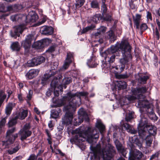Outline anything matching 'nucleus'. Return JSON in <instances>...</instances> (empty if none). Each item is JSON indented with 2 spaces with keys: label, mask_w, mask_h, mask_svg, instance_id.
Masks as SVG:
<instances>
[{
  "label": "nucleus",
  "mask_w": 160,
  "mask_h": 160,
  "mask_svg": "<svg viewBox=\"0 0 160 160\" xmlns=\"http://www.w3.org/2000/svg\"><path fill=\"white\" fill-rule=\"evenodd\" d=\"M88 93L86 92H77L73 93L71 91L68 92L66 96L60 99L58 103L62 106L65 105L63 108V111L66 112L62 119V124L68 125L72 123L73 118V112L76 111L77 108L81 104V96H87Z\"/></svg>",
  "instance_id": "nucleus-1"
},
{
  "label": "nucleus",
  "mask_w": 160,
  "mask_h": 160,
  "mask_svg": "<svg viewBox=\"0 0 160 160\" xmlns=\"http://www.w3.org/2000/svg\"><path fill=\"white\" fill-rule=\"evenodd\" d=\"M148 89V88L145 86L138 88H132L131 90L133 95L128 96L127 98L130 101H133L136 99H142V100H138V105L140 107L146 108L148 110L150 109L151 111L149 113L152 114L153 111L152 108L149 107L148 101L144 99L145 97L143 94L147 92Z\"/></svg>",
  "instance_id": "nucleus-2"
},
{
  "label": "nucleus",
  "mask_w": 160,
  "mask_h": 160,
  "mask_svg": "<svg viewBox=\"0 0 160 160\" xmlns=\"http://www.w3.org/2000/svg\"><path fill=\"white\" fill-rule=\"evenodd\" d=\"M90 148L94 159L96 160H100L101 158H102L103 160H110L115 152L114 147L109 143L102 149L97 146L93 147L91 146Z\"/></svg>",
  "instance_id": "nucleus-3"
},
{
  "label": "nucleus",
  "mask_w": 160,
  "mask_h": 160,
  "mask_svg": "<svg viewBox=\"0 0 160 160\" xmlns=\"http://www.w3.org/2000/svg\"><path fill=\"white\" fill-rule=\"evenodd\" d=\"M97 132L95 129L88 128L83 133H78L70 139L72 143L87 141L89 143H92L94 139L98 137L97 135Z\"/></svg>",
  "instance_id": "nucleus-4"
},
{
  "label": "nucleus",
  "mask_w": 160,
  "mask_h": 160,
  "mask_svg": "<svg viewBox=\"0 0 160 160\" xmlns=\"http://www.w3.org/2000/svg\"><path fill=\"white\" fill-rule=\"evenodd\" d=\"M132 47L130 45L128 41L124 40L121 41L120 43L118 45H116L115 46H112L109 48H108L107 51L105 52V54L107 53L113 54L115 53L116 56H120V53L117 54V52L118 51L121 52L122 54V50H125L126 53L125 55L131 53Z\"/></svg>",
  "instance_id": "nucleus-5"
},
{
  "label": "nucleus",
  "mask_w": 160,
  "mask_h": 160,
  "mask_svg": "<svg viewBox=\"0 0 160 160\" xmlns=\"http://www.w3.org/2000/svg\"><path fill=\"white\" fill-rule=\"evenodd\" d=\"M15 128H13L11 129L8 130L7 132L6 139V141H3L2 145L5 146V148H8L9 145L12 144L16 139L18 137V134L16 133L14 135L12 134L15 131Z\"/></svg>",
  "instance_id": "nucleus-6"
},
{
  "label": "nucleus",
  "mask_w": 160,
  "mask_h": 160,
  "mask_svg": "<svg viewBox=\"0 0 160 160\" xmlns=\"http://www.w3.org/2000/svg\"><path fill=\"white\" fill-rule=\"evenodd\" d=\"M142 15L139 14H136L135 16H132V19L134 26L136 29H140L141 33L142 34L143 32L148 28V26L146 23H143L140 25V24L142 21Z\"/></svg>",
  "instance_id": "nucleus-7"
},
{
  "label": "nucleus",
  "mask_w": 160,
  "mask_h": 160,
  "mask_svg": "<svg viewBox=\"0 0 160 160\" xmlns=\"http://www.w3.org/2000/svg\"><path fill=\"white\" fill-rule=\"evenodd\" d=\"M149 124L148 123L147 119L146 118L142 117L141 118L138 124V133L142 139H143L146 135L145 129Z\"/></svg>",
  "instance_id": "nucleus-8"
},
{
  "label": "nucleus",
  "mask_w": 160,
  "mask_h": 160,
  "mask_svg": "<svg viewBox=\"0 0 160 160\" xmlns=\"http://www.w3.org/2000/svg\"><path fill=\"white\" fill-rule=\"evenodd\" d=\"M122 57L120 59V62L121 65V67L120 68L121 72L123 71L125 68V65L128 64V62L132 61V56L131 53L125 55L126 51L125 50H122Z\"/></svg>",
  "instance_id": "nucleus-9"
},
{
  "label": "nucleus",
  "mask_w": 160,
  "mask_h": 160,
  "mask_svg": "<svg viewBox=\"0 0 160 160\" xmlns=\"http://www.w3.org/2000/svg\"><path fill=\"white\" fill-rule=\"evenodd\" d=\"M30 123H26L19 131V133L21 135L20 139L21 141H23L31 135L32 132L30 130Z\"/></svg>",
  "instance_id": "nucleus-10"
},
{
  "label": "nucleus",
  "mask_w": 160,
  "mask_h": 160,
  "mask_svg": "<svg viewBox=\"0 0 160 160\" xmlns=\"http://www.w3.org/2000/svg\"><path fill=\"white\" fill-rule=\"evenodd\" d=\"M106 54V56H105V62L108 63H105L104 64H103V66H102V68L105 69H111V65H110L111 63H112L114 62L116 55L114 54H111L108 53L105 54Z\"/></svg>",
  "instance_id": "nucleus-11"
},
{
  "label": "nucleus",
  "mask_w": 160,
  "mask_h": 160,
  "mask_svg": "<svg viewBox=\"0 0 160 160\" xmlns=\"http://www.w3.org/2000/svg\"><path fill=\"white\" fill-rule=\"evenodd\" d=\"M45 58L43 56H38L33 58L28 61L27 66L29 67H34L40 64L45 61Z\"/></svg>",
  "instance_id": "nucleus-12"
},
{
  "label": "nucleus",
  "mask_w": 160,
  "mask_h": 160,
  "mask_svg": "<svg viewBox=\"0 0 160 160\" xmlns=\"http://www.w3.org/2000/svg\"><path fill=\"white\" fill-rule=\"evenodd\" d=\"M33 37L32 35L29 34L27 36L25 40L22 42V45L24 48L26 52H28L29 51Z\"/></svg>",
  "instance_id": "nucleus-13"
},
{
  "label": "nucleus",
  "mask_w": 160,
  "mask_h": 160,
  "mask_svg": "<svg viewBox=\"0 0 160 160\" xmlns=\"http://www.w3.org/2000/svg\"><path fill=\"white\" fill-rule=\"evenodd\" d=\"M49 43V41L48 39H43L35 42L32 45L33 47L37 49H42L48 46Z\"/></svg>",
  "instance_id": "nucleus-14"
},
{
  "label": "nucleus",
  "mask_w": 160,
  "mask_h": 160,
  "mask_svg": "<svg viewBox=\"0 0 160 160\" xmlns=\"http://www.w3.org/2000/svg\"><path fill=\"white\" fill-rule=\"evenodd\" d=\"M24 28V26L23 25H20L15 26L14 27V31L11 33L12 37L16 38L17 36L19 37L20 34H21Z\"/></svg>",
  "instance_id": "nucleus-15"
},
{
  "label": "nucleus",
  "mask_w": 160,
  "mask_h": 160,
  "mask_svg": "<svg viewBox=\"0 0 160 160\" xmlns=\"http://www.w3.org/2000/svg\"><path fill=\"white\" fill-rule=\"evenodd\" d=\"M144 155L139 150L134 151L132 155L129 157L130 160H144Z\"/></svg>",
  "instance_id": "nucleus-16"
},
{
  "label": "nucleus",
  "mask_w": 160,
  "mask_h": 160,
  "mask_svg": "<svg viewBox=\"0 0 160 160\" xmlns=\"http://www.w3.org/2000/svg\"><path fill=\"white\" fill-rule=\"evenodd\" d=\"M53 28L51 27L43 26L40 28V31L42 34L48 35L53 33Z\"/></svg>",
  "instance_id": "nucleus-17"
},
{
  "label": "nucleus",
  "mask_w": 160,
  "mask_h": 160,
  "mask_svg": "<svg viewBox=\"0 0 160 160\" xmlns=\"http://www.w3.org/2000/svg\"><path fill=\"white\" fill-rule=\"evenodd\" d=\"M39 72L38 69H31L27 73L26 76L28 79H31L37 76Z\"/></svg>",
  "instance_id": "nucleus-18"
},
{
  "label": "nucleus",
  "mask_w": 160,
  "mask_h": 160,
  "mask_svg": "<svg viewBox=\"0 0 160 160\" xmlns=\"http://www.w3.org/2000/svg\"><path fill=\"white\" fill-rule=\"evenodd\" d=\"M127 86V83L123 81H119L117 82L115 85L116 88H118V90L125 89Z\"/></svg>",
  "instance_id": "nucleus-19"
},
{
  "label": "nucleus",
  "mask_w": 160,
  "mask_h": 160,
  "mask_svg": "<svg viewBox=\"0 0 160 160\" xmlns=\"http://www.w3.org/2000/svg\"><path fill=\"white\" fill-rule=\"evenodd\" d=\"M27 18H29L30 22H33L38 19V16L35 12L32 11L29 12Z\"/></svg>",
  "instance_id": "nucleus-20"
},
{
  "label": "nucleus",
  "mask_w": 160,
  "mask_h": 160,
  "mask_svg": "<svg viewBox=\"0 0 160 160\" xmlns=\"http://www.w3.org/2000/svg\"><path fill=\"white\" fill-rule=\"evenodd\" d=\"M14 103L9 102L6 106L5 112L7 115H9L11 113L12 111L13 108L15 106Z\"/></svg>",
  "instance_id": "nucleus-21"
},
{
  "label": "nucleus",
  "mask_w": 160,
  "mask_h": 160,
  "mask_svg": "<svg viewBox=\"0 0 160 160\" xmlns=\"http://www.w3.org/2000/svg\"><path fill=\"white\" fill-rule=\"evenodd\" d=\"M146 130L148 131V133L150 135H155L157 133L156 128L150 124L145 129V132Z\"/></svg>",
  "instance_id": "nucleus-22"
},
{
  "label": "nucleus",
  "mask_w": 160,
  "mask_h": 160,
  "mask_svg": "<svg viewBox=\"0 0 160 160\" xmlns=\"http://www.w3.org/2000/svg\"><path fill=\"white\" fill-rule=\"evenodd\" d=\"M106 38L109 39L112 42H113L116 39V37L115 36L114 32L112 30H110L107 32Z\"/></svg>",
  "instance_id": "nucleus-23"
},
{
  "label": "nucleus",
  "mask_w": 160,
  "mask_h": 160,
  "mask_svg": "<svg viewBox=\"0 0 160 160\" xmlns=\"http://www.w3.org/2000/svg\"><path fill=\"white\" fill-rule=\"evenodd\" d=\"M28 111L27 110L22 109L21 112H19L16 116L18 119L22 120L24 119L28 116Z\"/></svg>",
  "instance_id": "nucleus-24"
},
{
  "label": "nucleus",
  "mask_w": 160,
  "mask_h": 160,
  "mask_svg": "<svg viewBox=\"0 0 160 160\" xmlns=\"http://www.w3.org/2000/svg\"><path fill=\"white\" fill-rule=\"evenodd\" d=\"M10 48L13 51L19 52L21 49V47L18 42H12L10 46Z\"/></svg>",
  "instance_id": "nucleus-25"
},
{
  "label": "nucleus",
  "mask_w": 160,
  "mask_h": 160,
  "mask_svg": "<svg viewBox=\"0 0 160 160\" xmlns=\"http://www.w3.org/2000/svg\"><path fill=\"white\" fill-rule=\"evenodd\" d=\"M55 73L54 72H52L51 74L50 73H45L43 75V76L42 77V79H41V83L43 85H44L46 84V83L47 82L48 79L52 75H54Z\"/></svg>",
  "instance_id": "nucleus-26"
},
{
  "label": "nucleus",
  "mask_w": 160,
  "mask_h": 160,
  "mask_svg": "<svg viewBox=\"0 0 160 160\" xmlns=\"http://www.w3.org/2000/svg\"><path fill=\"white\" fill-rule=\"evenodd\" d=\"M96 127L99 129L100 132L102 134L105 131V126L101 121H98L96 123Z\"/></svg>",
  "instance_id": "nucleus-27"
},
{
  "label": "nucleus",
  "mask_w": 160,
  "mask_h": 160,
  "mask_svg": "<svg viewBox=\"0 0 160 160\" xmlns=\"http://www.w3.org/2000/svg\"><path fill=\"white\" fill-rule=\"evenodd\" d=\"M61 109L59 108L52 110L51 111V117L53 118H56L59 116V113L61 112Z\"/></svg>",
  "instance_id": "nucleus-28"
},
{
  "label": "nucleus",
  "mask_w": 160,
  "mask_h": 160,
  "mask_svg": "<svg viewBox=\"0 0 160 160\" xmlns=\"http://www.w3.org/2000/svg\"><path fill=\"white\" fill-rule=\"evenodd\" d=\"M156 14L155 16L156 19V23L157 25L158 29L160 31V8L155 10Z\"/></svg>",
  "instance_id": "nucleus-29"
},
{
  "label": "nucleus",
  "mask_w": 160,
  "mask_h": 160,
  "mask_svg": "<svg viewBox=\"0 0 160 160\" xmlns=\"http://www.w3.org/2000/svg\"><path fill=\"white\" fill-rule=\"evenodd\" d=\"M149 78V77L147 75H140L138 79V82L141 84H145Z\"/></svg>",
  "instance_id": "nucleus-30"
},
{
  "label": "nucleus",
  "mask_w": 160,
  "mask_h": 160,
  "mask_svg": "<svg viewBox=\"0 0 160 160\" xmlns=\"http://www.w3.org/2000/svg\"><path fill=\"white\" fill-rule=\"evenodd\" d=\"M21 147L19 144L18 143L16 144L15 147L13 148L12 149H9L8 150V152L10 155L14 153L18 152L20 148Z\"/></svg>",
  "instance_id": "nucleus-31"
},
{
  "label": "nucleus",
  "mask_w": 160,
  "mask_h": 160,
  "mask_svg": "<svg viewBox=\"0 0 160 160\" xmlns=\"http://www.w3.org/2000/svg\"><path fill=\"white\" fill-rule=\"evenodd\" d=\"M59 82L58 78H54L51 81L50 84L51 87L53 88H58Z\"/></svg>",
  "instance_id": "nucleus-32"
},
{
  "label": "nucleus",
  "mask_w": 160,
  "mask_h": 160,
  "mask_svg": "<svg viewBox=\"0 0 160 160\" xmlns=\"http://www.w3.org/2000/svg\"><path fill=\"white\" fill-rule=\"evenodd\" d=\"M145 140L146 146L147 147H150L153 141L152 137L150 135H148L145 138Z\"/></svg>",
  "instance_id": "nucleus-33"
},
{
  "label": "nucleus",
  "mask_w": 160,
  "mask_h": 160,
  "mask_svg": "<svg viewBox=\"0 0 160 160\" xmlns=\"http://www.w3.org/2000/svg\"><path fill=\"white\" fill-rule=\"evenodd\" d=\"M72 81V78L70 77H65L63 79L62 82L64 85V87L65 88H66V85L70 84Z\"/></svg>",
  "instance_id": "nucleus-34"
},
{
  "label": "nucleus",
  "mask_w": 160,
  "mask_h": 160,
  "mask_svg": "<svg viewBox=\"0 0 160 160\" xmlns=\"http://www.w3.org/2000/svg\"><path fill=\"white\" fill-rule=\"evenodd\" d=\"M116 147L118 151L119 152L123 151L124 148L122 144L118 140H116L114 142Z\"/></svg>",
  "instance_id": "nucleus-35"
},
{
  "label": "nucleus",
  "mask_w": 160,
  "mask_h": 160,
  "mask_svg": "<svg viewBox=\"0 0 160 160\" xmlns=\"http://www.w3.org/2000/svg\"><path fill=\"white\" fill-rule=\"evenodd\" d=\"M17 119L16 116L14 118L11 119L8 123V127H11L15 125L17 122Z\"/></svg>",
  "instance_id": "nucleus-36"
},
{
  "label": "nucleus",
  "mask_w": 160,
  "mask_h": 160,
  "mask_svg": "<svg viewBox=\"0 0 160 160\" xmlns=\"http://www.w3.org/2000/svg\"><path fill=\"white\" fill-rule=\"evenodd\" d=\"M87 64L89 67L93 68L96 67L98 65V63L95 62L93 59H89L88 61Z\"/></svg>",
  "instance_id": "nucleus-37"
},
{
  "label": "nucleus",
  "mask_w": 160,
  "mask_h": 160,
  "mask_svg": "<svg viewBox=\"0 0 160 160\" xmlns=\"http://www.w3.org/2000/svg\"><path fill=\"white\" fill-rule=\"evenodd\" d=\"M73 59V53L71 52H67L65 60L72 62Z\"/></svg>",
  "instance_id": "nucleus-38"
},
{
  "label": "nucleus",
  "mask_w": 160,
  "mask_h": 160,
  "mask_svg": "<svg viewBox=\"0 0 160 160\" xmlns=\"http://www.w3.org/2000/svg\"><path fill=\"white\" fill-rule=\"evenodd\" d=\"M95 26L94 25H91L90 26H87L86 28H83L81 31L82 34L85 33L89 30L94 28Z\"/></svg>",
  "instance_id": "nucleus-39"
},
{
  "label": "nucleus",
  "mask_w": 160,
  "mask_h": 160,
  "mask_svg": "<svg viewBox=\"0 0 160 160\" xmlns=\"http://www.w3.org/2000/svg\"><path fill=\"white\" fill-rule=\"evenodd\" d=\"M85 2L84 0H76L75 3L76 8H79L82 6Z\"/></svg>",
  "instance_id": "nucleus-40"
},
{
  "label": "nucleus",
  "mask_w": 160,
  "mask_h": 160,
  "mask_svg": "<svg viewBox=\"0 0 160 160\" xmlns=\"http://www.w3.org/2000/svg\"><path fill=\"white\" fill-rule=\"evenodd\" d=\"M18 98L20 102H23L25 99V98L23 97V94L21 92V90H20L19 92L17 93Z\"/></svg>",
  "instance_id": "nucleus-41"
},
{
  "label": "nucleus",
  "mask_w": 160,
  "mask_h": 160,
  "mask_svg": "<svg viewBox=\"0 0 160 160\" xmlns=\"http://www.w3.org/2000/svg\"><path fill=\"white\" fill-rule=\"evenodd\" d=\"M133 114L134 113L133 112H131L127 114L125 117L126 121L127 122L130 121L133 118Z\"/></svg>",
  "instance_id": "nucleus-42"
},
{
  "label": "nucleus",
  "mask_w": 160,
  "mask_h": 160,
  "mask_svg": "<svg viewBox=\"0 0 160 160\" xmlns=\"http://www.w3.org/2000/svg\"><path fill=\"white\" fill-rule=\"evenodd\" d=\"M152 62L156 67H157L158 66V58L157 55L154 54L152 60Z\"/></svg>",
  "instance_id": "nucleus-43"
},
{
  "label": "nucleus",
  "mask_w": 160,
  "mask_h": 160,
  "mask_svg": "<svg viewBox=\"0 0 160 160\" xmlns=\"http://www.w3.org/2000/svg\"><path fill=\"white\" fill-rule=\"evenodd\" d=\"M100 17V16L99 14H97L92 17L91 20L94 23H97L99 20Z\"/></svg>",
  "instance_id": "nucleus-44"
},
{
  "label": "nucleus",
  "mask_w": 160,
  "mask_h": 160,
  "mask_svg": "<svg viewBox=\"0 0 160 160\" xmlns=\"http://www.w3.org/2000/svg\"><path fill=\"white\" fill-rule=\"evenodd\" d=\"M133 143L137 145L140 149L142 147V143L138 138H135Z\"/></svg>",
  "instance_id": "nucleus-45"
},
{
  "label": "nucleus",
  "mask_w": 160,
  "mask_h": 160,
  "mask_svg": "<svg viewBox=\"0 0 160 160\" xmlns=\"http://www.w3.org/2000/svg\"><path fill=\"white\" fill-rule=\"evenodd\" d=\"M33 94V91L32 90H29L28 92V93L27 96V101L28 103V101H30L32 97Z\"/></svg>",
  "instance_id": "nucleus-46"
},
{
  "label": "nucleus",
  "mask_w": 160,
  "mask_h": 160,
  "mask_svg": "<svg viewBox=\"0 0 160 160\" xmlns=\"http://www.w3.org/2000/svg\"><path fill=\"white\" fill-rule=\"evenodd\" d=\"M146 18L147 21H152V14L149 11H147L146 12Z\"/></svg>",
  "instance_id": "nucleus-47"
},
{
  "label": "nucleus",
  "mask_w": 160,
  "mask_h": 160,
  "mask_svg": "<svg viewBox=\"0 0 160 160\" xmlns=\"http://www.w3.org/2000/svg\"><path fill=\"white\" fill-rule=\"evenodd\" d=\"M20 15L18 14L13 15L11 17V19L13 21H18Z\"/></svg>",
  "instance_id": "nucleus-48"
},
{
  "label": "nucleus",
  "mask_w": 160,
  "mask_h": 160,
  "mask_svg": "<svg viewBox=\"0 0 160 160\" xmlns=\"http://www.w3.org/2000/svg\"><path fill=\"white\" fill-rule=\"evenodd\" d=\"M92 8H98L99 5L98 2L96 1H93L91 3Z\"/></svg>",
  "instance_id": "nucleus-49"
},
{
  "label": "nucleus",
  "mask_w": 160,
  "mask_h": 160,
  "mask_svg": "<svg viewBox=\"0 0 160 160\" xmlns=\"http://www.w3.org/2000/svg\"><path fill=\"white\" fill-rule=\"evenodd\" d=\"M56 47L55 45H52L47 50L46 52H48L49 53H52L54 52L55 49V48Z\"/></svg>",
  "instance_id": "nucleus-50"
},
{
  "label": "nucleus",
  "mask_w": 160,
  "mask_h": 160,
  "mask_svg": "<svg viewBox=\"0 0 160 160\" xmlns=\"http://www.w3.org/2000/svg\"><path fill=\"white\" fill-rule=\"evenodd\" d=\"M103 19L107 21H110L111 20V16L110 15H107L106 14H102Z\"/></svg>",
  "instance_id": "nucleus-51"
},
{
  "label": "nucleus",
  "mask_w": 160,
  "mask_h": 160,
  "mask_svg": "<svg viewBox=\"0 0 160 160\" xmlns=\"http://www.w3.org/2000/svg\"><path fill=\"white\" fill-rule=\"evenodd\" d=\"M106 28L104 26H101L98 29V31L101 32L102 35L106 32Z\"/></svg>",
  "instance_id": "nucleus-52"
},
{
  "label": "nucleus",
  "mask_w": 160,
  "mask_h": 160,
  "mask_svg": "<svg viewBox=\"0 0 160 160\" xmlns=\"http://www.w3.org/2000/svg\"><path fill=\"white\" fill-rule=\"evenodd\" d=\"M71 63V62H70V61L65 60L63 66V68L64 69H67L69 67L70 64Z\"/></svg>",
  "instance_id": "nucleus-53"
},
{
  "label": "nucleus",
  "mask_w": 160,
  "mask_h": 160,
  "mask_svg": "<svg viewBox=\"0 0 160 160\" xmlns=\"http://www.w3.org/2000/svg\"><path fill=\"white\" fill-rule=\"evenodd\" d=\"M107 7L105 3H103L102 5V14H105L107 12Z\"/></svg>",
  "instance_id": "nucleus-54"
},
{
  "label": "nucleus",
  "mask_w": 160,
  "mask_h": 160,
  "mask_svg": "<svg viewBox=\"0 0 160 160\" xmlns=\"http://www.w3.org/2000/svg\"><path fill=\"white\" fill-rule=\"evenodd\" d=\"M123 127L125 128L127 131H130V130L132 128L131 126L127 123H124L123 124Z\"/></svg>",
  "instance_id": "nucleus-55"
},
{
  "label": "nucleus",
  "mask_w": 160,
  "mask_h": 160,
  "mask_svg": "<svg viewBox=\"0 0 160 160\" xmlns=\"http://www.w3.org/2000/svg\"><path fill=\"white\" fill-rule=\"evenodd\" d=\"M38 156L34 154H31L27 160H36L37 159Z\"/></svg>",
  "instance_id": "nucleus-56"
},
{
  "label": "nucleus",
  "mask_w": 160,
  "mask_h": 160,
  "mask_svg": "<svg viewBox=\"0 0 160 160\" xmlns=\"http://www.w3.org/2000/svg\"><path fill=\"white\" fill-rule=\"evenodd\" d=\"M7 118L6 117L3 118L0 121V126L3 127L4 126L6 122V119Z\"/></svg>",
  "instance_id": "nucleus-57"
},
{
  "label": "nucleus",
  "mask_w": 160,
  "mask_h": 160,
  "mask_svg": "<svg viewBox=\"0 0 160 160\" xmlns=\"http://www.w3.org/2000/svg\"><path fill=\"white\" fill-rule=\"evenodd\" d=\"M74 120L76 121V122H75V123L74 124V125L75 126L79 125L83 122L82 119H80L79 118L76 119H75Z\"/></svg>",
  "instance_id": "nucleus-58"
},
{
  "label": "nucleus",
  "mask_w": 160,
  "mask_h": 160,
  "mask_svg": "<svg viewBox=\"0 0 160 160\" xmlns=\"http://www.w3.org/2000/svg\"><path fill=\"white\" fill-rule=\"evenodd\" d=\"M102 35V34L101 33V32L98 31L96 32L95 33L93 37L95 38H98L100 37Z\"/></svg>",
  "instance_id": "nucleus-59"
},
{
  "label": "nucleus",
  "mask_w": 160,
  "mask_h": 160,
  "mask_svg": "<svg viewBox=\"0 0 160 160\" xmlns=\"http://www.w3.org/2000/svg\"><path fill=\"white\" fill-rule=\"evenodd\" d=\"M155 34L156 36V38L157 40H159V34L158 29L157 28H155Z\"/></svg>",
  "instance_id": "nucleus-60"
},
{
  "label": "nucleus",
  "mask_w": 160,
  "mask_h": 160,
  "mask_svg": "<svg viewBox=\"0 0 160 160\" xmlns=\"http://www.w3.org/2000/svg\"><path fill=\"white\" fill-rule=\"evenodd\" d=\"M119 152L121 153L123 157H126V154H127L128 152L126 149L123 148V151H120Z\"/></svg>",
  "instance_id": "nucleus-61"
},
{
  "label": "nucleus",
  "mask_w": 160,
  "mask_h": 160,
  "mask_svg": "<svg viewBox=\"0 0 160 160\" xmlns=\"http://www.w3.org/2000/svg\"><path fill=\"white\" fill-rule=\"evenodd\" d=\"M5 11V7L3 3H0V12H4Z\"/></svg>",
  "instance_id": "nucleus-62"
},
{
  "label": "nucleus",
  "mask_w": 160,
  "mask_h": 160,
  "mask_svg": "<svg viewBox=\"0 0 160 160\" xmlns=\"http://www.w3.org/2000/svg\"><path fill=\"white\" fill-rule=\"evenodd\" d=\"M158 153H156L155 154L152 155L150 158V160H153L155 159L156 158L158 157Z\"/></svg>",
  "instance_id": "nucleus-63"
},
{
  "label": "nucleus",
  "mask_w": 160,
  "mask_h": 160,
  "mask_svg": "<svg viewBox=\"0 0 160 160\" xmlns=\"http://www.w3.org/2000/svg\"><path fill=\"white\" fill-rule=\"evenodd\" d=\"M128 132L130 133L131 134H135L137 133V130L132 128L130 130V131H129Z\"/></svg>",
  "instance_id": "nucleus-64"
}]
</instances>
